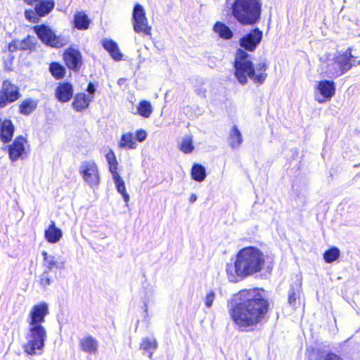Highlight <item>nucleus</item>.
Segmentation results:
<instances>
[{
	"label": "nucleus",
	"instance_id": "obj_41",
	"mask_svg": "<svg viewBox=\"0 0 360 360\" xmlns=\"http://www.w3.org/2000/svg\"><path fill=\"white\" fill-rule=\"evenodd\" d=\"M147 136V133L146 131L143 129H139L136 131V139L139 142H143L146 140Z\"/></svg>",
	"mask_w": 360,
	"mask_h": 360
},
{
	"label": "nucleus",
	"instance_id": "obj_44",
	"mask_svg": "<svg viewBox=\"0 0 360 360\" xmlns=\"http://www.w3.org/2000/svg\"><path fill=\"white\" fill-rule=\"evenodd\" d=\"M86 90H87L88 93L89 94V96L93 97V94H94V92L96 91L94 85L90 82L87 86Z\"/></svg>",
	"mask_w": 360,
	"mask_h": 360
},
{
	"label": "nucleus",
	"instance_id": "obj_30",
	"mask_svg": "<svg viewBox=\"0 0 360 360\" xmlns=\"http://www.w3.org/2000/svg\"><path fill=\"white\" fill-rule=\"evenodd\" d=\"M191 176L196 181H204L206 177L205 168L200 164H194L191 169Z\"/></svg>",
	"mask_w": 360,
	"mask_h": 360
},
{
	"label": "nucleus",
	"instance_id": "obj_18",
	"mask_svg": "<svg viewBox=\"0 0 360 360\" xmlns=\"http://www.w3.org/2000/svg\"><path fill=\"white\" fill-rule=\"evenodd\" d=\"M46 240L50 243L58 242L63 236L62 231L56 226L55 222L52 221L49 228L44 232Z\"/></svg>",
	"mask_w": 360,
	"mask_h": 360
},
{
	"label": "nucleus",
	"instance_id": "obj_3",
	"mask_svg": "<svg viewBox=\"0 0 360 360\" xmlns=\"http://www.w3.org/2000/svg\"><path fill=\"white\" fill-rule=\"evenodd\" d=\"M264 264V255L259 249L251 246L243 248L237 253L234 262L226 264L228 280L237 283L260 272Z\"/></svg>",
	"mask_w": 360,
	"mask_h": 360
},
{
	"label": "nucleus",
	"instance_id": "obj_48",
	"mask_svg": "<svg viewBox=\"0 0 360 360\" xmlns=\"http://www.w3.org/2000/svg\"><path fill=\"white\" fill-rule=\"evenodd\" d=\"M145 312L147 313L148 312V308H147V305L145 304Z\"/></svg>",
	"mask_w": 360,
	"mask_h": 360
},
{
	"label": "nucleus",
	"instance_id": "obj_21",
	"mask_svg": "<svg viewBox=\"0 0 360 360\" xmlns=\"http://www.w3.org/2000/svg\"><path fill=\"white\" fill-rule=\"evenodd\" d=\"M91 100L92 96H87L85 94H78L75 96L72 102V107L75 110L80 112L89 106Z\"/></svg>",
	"mask_w": 360,
	"mask_h": 360
},
{
	"label": "nucleus",
	"instance_id": "obj_35",
	"mask_svg": "<svg viewBox=\"0 0 360 360\" xmlns=\"http://www.w3.org/2000/svg\"><path fill=\"white\" fill-rule=\"evenodd\" d=\"M140 347L146 352L154 351L158 347V343L154 338H145L142 340Z\"/></svg>",
	"mask_w": 360,
	"mask_h": 360
},
{
	"label": "nucleus",
	"instance_id": "obj_13",
	"mask_svg": "<svg viewBox=\"0 0 360 360\" xmlns=\"http://www.w3.org/2000/svg\"><path fill=\"white\" fill-rule=\"evenodd\" d=\"M63 58L66 65L70 69L74 71L79 70L82 65V55L78 50L69 49L64 52Z\"/></svg>",
	"mask_w": 360,
	"mask_h": 360
},
{
	"label": "nucleus",
	"instance_id": "obj_26",
	"mask_svg": "<svg viewBox=\"0 0 360 360\" xmlns=\"http://www.w3.org/2000/svg\"><path fill=\"white\" fill-rule=\"evenodd\" d=\"M112 176L117 192L122 195L124 201L127 203L129 201V195L126 191L123 179L118 173L112 174Z\"/></svg>",
	"mask_w": 360,
	"mask_h": 360
},
{
	"label": "nucleus",
	"instance_id": "obj_8",
	"mask_svg": "<svg viewBox=\"0 0 360 360\" xmlns=\"http://www.w3.org/2000/svg\"><path fill=\"white\" fill-rule=\"evenodd\" d=\"M79 172L82 179L91 188L98 187L100 183V175L96 162L86 160L82 162Z\"/></svg>",
	"mask_w": 360,
	"mask_h": 360
},
{
	"label": "nucleus",
	"instance_id": "obj_31",
	"mask_svg": "<svg viewBox=\"0 0 360 360\" xmlns=\"http://www.w3.org/2000/svg\"><path fill=\"white\" fill-rule=\"evenodd\" d=\"M179 148L181 152L186 154L193 152L194 146L193 145L192 137L189 135L184 136L179 144Z\"/></svg>",
	"mask_w": 360,
	"mask_h": 360
},
{
	"label": "nucleus",
	"instance_id": "obj_11",
	"mask_svg": "<svg viewBox=\"0 0 360 360\" xmlns=\"http://www.w3.org/2000/svg\"><path fill=\"white\" fill-rule=\"evenodd\" d=\"M316 89L319 95L315 96V99L319 103H322L330 98L335 95V85L333 81L322 80L319 82Z\"/></svg>",
	"mask_w": 360,
	"mask_h": 360
},
{
	"label": "nucleus",
	"instance_id": "obj_34",
	"mask_svg": "<svg viewBox=\"0 0 360 360\" xmlns=\"http://www.w3.org/2000/svg\"><path fill=\"white\" fill-rule=\"evenodd\" d=\"M36 44V39L34 37L27 36L23 40H19L18 47L20 50H32Z\"/></svg>",
	"mask_w": 360,
	"mask_h": 360
},
{
	"label": "nucleus",
	"instance_id": "obj_42",
	"mask_svg": "<svg viewBox=\"0 0 360 360\" xmlns=\"http://www.w3.org/2000/svg\"><path fill=\"white\" fill-rule=\"evenodd\" d=\"M19 40H13L8 44V51L11 52L16 51L17 50H20V47H18Z\"/></svg>",
	"mask_w": 360,
	"mask_h": 360
},
{
	"label": "nucleus",
	"instance_id": "obj_15",
	"mask_svg": "<svg viewBox=\"0 0 360 360\" xmlns=\"http://www.w3.org/2000/svg\"><path fill=\"white\" fill-rule=\"evenodd\" d=\"M73 87L69 82L59 83L55 91L56 98L61 103L68 102L72 97Z\"/></svg>",
	"mask_w": 360,
	"mask_h": 360
},
{
	"label": "nucleus",
	"instance_id": "obj_6",
	"mask_svg": "<svg viewBox=\"0 0 360 360\" xmlns=\"http://www.w3.org/2000/svg\"><path fill=\"white\" fill-rule=\"evenodd\" d=\"M353 58L350 49L335 56L329 61L327 65L326 72L328 75L331 77H338L347 72L352 67L351 60Z\"/></svg>",
	"mask_w": 360,
	"mask_h": 360
},
{
	"label": "nucleus",
	"instance_id": "obj_37",
	"mask_svg": "<svg viewBox=\"0 0 360 360\" xmlns=\"http://www.w3.org/2000/svg\"><path fill=\"white\" fill-rule=\"evenodd\" d=\"M340 252L337 248H332L328 250L323 255L325 261L331 263L337 260L340 257Z\"/></svg>",
	"mask_w": 360,
	"mask_h": 360
},
{
	"label": "nucleus",
	"instance_id": "obj_2",
	"mask_svg": "<svg viewBox=\"0 0 360 360\" xmlns=\"http://www.w3.org/2000/svg\"><path fill=\"white\" fill-rule=\"evenodd\" d=\"M49 313L48 304L45 302L34 305L29 311L26 319L27 342L23 347L26 354L29 355L41 354L47 338V332L44 323Z\"/></svg>",
	"mask_w": 360,
	"mask_h": 360
},
{
	"label": "nucleus",
	"instance_id": "obj_38",
	"mask_svg": "<svg viewBox=\"0 0 360 360\" xmlns=\"http://www.w3.org/2000/svg\"><path fill=\"white\" fill-rule=\"evenodd\" d=\"M39 283L43 288H46L51 284V276L48 270H45L40 276Z\"/></svg>",
	"mask_w": 360,
	"mask_h": 360
},
{
	"label": "nucleus",
	"instance_id": "obj_4",
	"mask_svg": "<svg viewBox=\"0 0 360 360\" xmlns=\"http://www.w3.org/2000/svg\"><path fill=\"white\" fill-rule=\"evenodd\" d=\"M248 56V53L244 50H237L234 61L235 77L243 85L248 83V78L256 84H262L267 77L266 72L268 66L264 61L254 66Z\"/></svg>",
	"mask_w": 360,
	"mask_h": 360
},
{
	"label": "nucleus",
	"instance_id": "obj_46",
	"mask_svg": "<svg viewBox=\"0 0 360 360\" xmlns=\"http://www.w3.org/2000/svg\"><path fill=\"white\" fill-rule=\"evenodd\" d=\"M39 0H24V1L25 3H27V4H30V5H32L35 2H37L39 1Z\"/></svg>",
	"mask_w": 360,
	"mask_h": 360
},
{
	"label": "nucleus",
	"instance_id": "obj_12",
	"mask_svg": "<svg viewBox=\"0 0 360 360\" xmlns=\"http://www.w3.org/2000/svg\"><path fill=\"white\" fill-rule=\"evenodd\" d=\"M262 36V32L255 28L240 39V46L247 51H252L260 43Z\"/></svg>",
	"mask_w": 360,
	"mask_h": 360
},
{
	"label": "nucleus",
	"instance_id": "obj_27",
	"mask_svg": "<svg viewBox=\"0 0 360 360\" xmlns=\"http://www.w3.org/2000/svg\"><path fill=\"white\" fill-rule=\"evenodd\" d=\"M301 278H297V283L291 286L288 292V302L290 305L294 306L297 299L300 298L301 292Z\"/></svg>",
	"mask_w": 360,
	"mask_h": 360
},
{
	"label": "nucleus",
	"instance_id": "obj_9",
	"mask_svg": "<svg viewBox=\"0 0 360 360\" xmlns=\"http://www.w3.org/2000/svg\"><path fill=\"white\" fill-rule=\"evenodd\" d=\"M34 30L39 39L49 46L60 47L64 44L63 39L56 36L52 29L46 25H36Z\"/></svg>",
	"mask_w": 360,
	"mask_h": 360
},
{
	"label": "nucleus",
	"instance_id": "obj_36",
	"mask_svg": "<svg viewBox=\"0 0 360 360\" xmlns=\"http://www.w3.org/2000/svg\"><path fill=\"white\" fill-rule=\"evenodd\" d=\"M49 70L56 79L62 78L65 73V68L57 63H51Z\"/></svg>",
	"mask_w": 360,
	"mask_h": 360
},
{
	"label": "nucleus",
	"instance_id": "obj_29",
	"mask_svg": "<svg viewBox=\"0 0 360 360\" xmlns=\"http://www.w3.org/2000/svg\"><path fill=\"white\" fill-rule=\"evenodd\" d=\"M213 30L217 33L220 37L225 39H229L233 37V32L230 28L224 23L221 22H217L215 23L213 27Z\"/></svg>",
	"mask_w": 360,
	"mask_h": 360
},
{
	"label": "nucleus",
	"instance_id": "obj_7",
	"mask_svg": "<svg viewBox=\"0 0 360 360\" xmlns=\"http://www.w3.org/2000/svg\"><path fill=\"white\" fill-rule=\"evenodd\" d=\"M131 20L135 32L143 35H151L152 27L148 23L145 9L138 3L134 6Z\"/></svg>",
	"mask_w": 360,
	"mask_h": 360
},
{
	"label": "nucleus",
	"instance_id": "obj_39",
	"mask_svg": "<svg viewBox=\"0 0 360 360\" xmlns=\"http://www.w3.org/2000/svg\"><path fill=\"white\" fill-rule=\"evenodd\" d=\"M215 299V293L213 291H210L205 298V304L207 308L212 306L213 302Z\"/></svg>",
	"mask_w": 360,
	"mask_h": 360
},
{
	"label": "nucleus",
	"instance_id": "obj_1",
	"mask_svg": "<svg viewBox=\"0 0 360 360\" xmlns=\"http://www.w3.org/2000/svg\"><path fill=\"white\" fill-rule=\"evenodd\" d=\"M264 290L259 288L244 289L234 295L229 307L233 321L242 330L259 323L268 310Z\"/></svg>",
	"mask_w": 360,
	"mask_h": 360
},
{
	"label": "nucleus",
	"instance_id": "obj_14",
	"mask_svg": "<svg viewBox=\"0 0 360 360\" xmlns=\"http://www.w3.org/2000/svg\"><path fill=\"white\" fill-rule=\"evenodd\" d=\"M26 142V139L20 136L15 138L13 143L9 146L8 155L11 161L15 162L19 158H22L25 153V143Z\"/></svg>",
	"mask_w": 360,
	"mask_h": 360
},
{
	"label": "nucleus",
	"instance_id": "obj_32",
	"mask_svg": "<svg viewBox=\"0 0 360 360\" xmlns=\"http://www.w3.org/2000/svg\"><path fill=\"white\" fill-rule=\"evenodd\" d=\"M105 158L109 165V170L111 174H117V166L118 162L114 152L110 150L109 152L105 155Z\"/></svg>",
	"mask_w": 360,
	"mask_h": 360
},
{
	"label": "nucleus",
	"instance_id": "obj_20",
	"mask_svg": "<svg viewBox=\"0 0 360 360\" xmlns=\"http://www.w3.org/2000/svg\"><path fill=\"white\" fill-rule=\"evenodd\" d=\"M14 127L11 121L9 120H4L1 122L0 128L1 139L4 143L9 142L13 135Z\"/></svg>",
	"mask_w": 360,
	"mask_h": 360
},
{
	"label": "nucleus",
	"instance_id": "obj_28",
	"mask_svg": "<svg viewBox=\"0 0 360 360\" xmlns=\"http://www.w3.org/2000/svg\"><path fill=\"white\" fill-rule=\"evenodd\" d=\"M75 26L78 30H86L89 27L90 20L83 12H77L74 18Z\"/></svg>",
	"mask_w": 360,
	"mask_h": 360
},
{
	"label": "nucleus",
	"instance_id": "obj_5",
	"mask_svg": "<svg viewBox=\"0 0 360 360\" xmlns=\"http://www.w3.org/2000/svg\"><path fill=\"white\" fill-rule=\"evenodd\" d=\"M233 16L243 25H252L261 17L262 4L259 0H235L231 6Z\"/></svg>",
	"mask_w": 360,
	"mask_h": 360
},
{
	"label": "nucleus",
	"instance_id": "obj_24",
	"mask_svg": "<svg viewBox=\"0 0 360 360\" xmlns=\"http://www.w3.org/2000/svg\"><path fill=\"white\" fill-rule=\"evenodd\" d=\"M55 2L53 0L41 1L40 3L36 4L35 11L39 16H44L49 13L54 8Z\"/></svg>",
	"mask_w": 360,
	"mask_h": 360
},
{
	"label": "nucleus",
	"instance_id": "obj_45",
	"mask_svg": "<svg viewBox=\"0 0 360 360\" xmlns=\"http://www.w3.org/2000/svg\"><path fill=\"white\" fill-rule=\"evenodd\" d=\"M197 199H198V198L195 194H191V195L190 196V198H189V201H190V202L193 203L197 200Z\"/></svg>",
	"mask_w": 360,
	"mask_h": 360
},
{
	"label": "nucleus",
	"instance_id": "obj_43",
	"mask_svg": "<svg viewBox=\"0 0 360 360\" xmlns=\"http://www.w3.org/2000/svg\"><path fill=\"white\" fill-rule=\"evenodd\" d=\"M25 17L30 21L34 22L35 13L32 11H26Z\"/></svg>",
	"mask_w": 360,
	"mask_h": 360
},
{
	"label": "nucleus",
	"instance_id": "obj_16",
	"mask_svg": "<svg viewBox=\"0 0 360 360\" xmlns=\"http://www.w3.org/2000/svg\"><path fill=\"white\" fill-rule=\"evenodd\" d=\"M98 341L91 335L83 337L79 340L82 351L89 354H96L98 352Z\"/></svg>",
	"mask_w": 360,
	"mask_h": 360
},
{
	"label": "nucleus",
	"instance_id": "obj_47",
	"mask_svg": "<svg viewBox=\"0 0 360 360\" xmlns=\"http://www.w3.org/2000/svg\"><path fill=\"white\" fill-rule=\"evenodd\" d=\"M152 356H153V352H150V354H149V355H148V357H149L150 359H151V358H152Z\"/></svg>",
	"mask_w": 360,
	"mask_h": 360
},
{
	"label": "nucleus",
	"instance_id": "obj_40",
	"mask_svg": "<svg viewBox=\"0 0 360 360\" xmlns=\"http://www.w3.org/2000/svg\"><path fill=\"white\" fill-rule=\"evenodd\" d=\"M322 360H343V359L335 353L328 352L322 356Z\"/></svg>",
	"mask_w": 360,
	"mask_h": 360
},
{
	"label": "nucleus",
	"instance_id": "obj_23",
	"mask_svg": "<svg viewBox=\"0 0 360 360\" xmlns=\"http://www.w3.org/2000/svg\"><path fill=\"white\" fill-rule=\"evenodd\" d=\"M153 111V108L150 102L146 100H142L139 103L136 108V112L132 111V112L144 118H148L152 115Z\"/></svg>",
	"mask_w": 360,
	"mask_h": 360
},
{
	"label": "nucleus",
	"instance_id": "obj_33",
	"mask_svg": "<svg viewBox=\"0 0 360 360\" xmlns=\"http://www.w3.org/2000/svg\"><path fill=\"white\" fill-rule=\"evenodd\" d=\"M37 108V102L34 100L29 99L22 102L20 105V112L23 115H30Z\"/></svg>",
	"mask_w": 360,
	"mask_h": 360
},
{
	"label": "nucleus",
	"instance_id": "obj_22",
	"mask_svg": "<svg viewBox=\"0 0 360 360\" xmlns=\"http://www.w3.org/2000/svg\"><path fill=\"white\" fill-rule=\"evenodd\" d=\"M243 143V136L238 128L234 125L232 127L229 136V143L232 149H238Z\"/></svg>",
	"mask_w": 360,
	"mask_h": 360
},
{
	"label": "nucleus",
	"instance_id": "obj_10",
	"mask_svg": "<svg viewBox=\"0 0 360 360\" xmlns=\"http://www.w3.org/2000/svg\"><path fill=\"white\" fill-rule=\"evenodd\" d=\"M21 94L18 87L9 80H4L0 89V108L6 107L8 103L17 101Z\"/></svg>",
	"mask_w": 360,
	"mask_h": 360
},
{
	"label": "nucleus",
	"instance_id": "obj_19",
	"mask_svg": "<svg viewBox=\"0 0 360 360\" xmlns=\"http://www.w3.org/2000/svg\"><path fill=\"white\" fill-rule=\"evenodd\" d=\"M103 47L109 53L110 56L115 60H120L122 58L117 44L112 40L105 39L102 41Z\"/></svg>",
	"mask_w": 360,
	"mask_h": 360
},
{
	"label": "nucleus",
	"instance_id": "obj_17",
	"mask_svg": "<svg viewBox=\"0 0 360 360\" xmlns=\"http://www.w3.org/2000/svg\"><path fill=\"white\" fill-rule=\"evenodd\" d=\"M42 257L44 260L43 265L49 271L53 268L59 269H65V261L58 262L55 256L49 255L45 251L42 252Z\"/></svg>",
	"mask_w": 360,
	"mask_h": 360
},
{
	"label": "nucleus",
	"instance_id": "obj_25",
	"mask_svg": "<svg viewBox=\"0 0 360 360\" xmlns=\"http://www.w3.org/2000/svg\"><path fill=\"white\" fill-rule=\"evenodd\" d=\"M118 146L120 148L124 149H135L137 146V143L133 134L128 132L122 135Z\"/></svg>",
	"mask_w": 360,
	"mask_h": 360
}]
</instances>
